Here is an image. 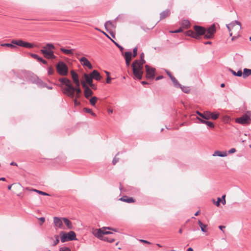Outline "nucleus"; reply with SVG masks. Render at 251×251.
<instances>
[{"mask_svg":"<svg viewBox=\"0 0 251 251\" xmlns=\"http://www.w3.org/2000/svg\"><path fill=\"white\" fill-rule=\"evenodd\" d=\"M60 50L61 51H62L64 53L67 54V55H73L74 54V49H71V50H67L65 49L64 48H61Z\"/></svg>","mask_w":251,"mask_h":251,"instance_id":"27","label":"nucleus"},{"mask_svg":"<svg viewBox=\"0 0 251 251\" xmlns=\"http://www.w3.org/2000/svg\"><path fill=\"white\" fill-rule=\"evenodd\" d=\"M229 70L235 76H241L242 75V72L241 70H239L237 73L231 69H229Z\"/></svg>","mask_w":251,"mask_h":251,"instance_id":"31","label":"nucleus"},{"mask_svg":"<svg viewBox=\"0 0 251 251\" xmlns=\"http://www.w3.org/2000/svg\"><path fill=\"white\" fill-rule=\"evenodd\" d=\"M251 75V69L245 68L242 72V76L244 78H245Z\"/></svg>","mask_w":251,"mask_h":251,"instance_id":"21","label":"nucleus"},{"mask_svg":"<svg viewBox=\"0 0 251 251\" xmlns=\"http://www.w3.org/2000/svg\"><path fill=\"white\" fill-rule=\"evenodd\" d=\"M144 64L138 60H135L132 64L133 74L139 80L142 78Z\"/></svg>","mask_w":251,"mask_h":251,"instance_id":"2","label":"nucleus"},{"mask_svg":"<svg viewBox=\"0 0 251 251\" xmlns=\"http://www.w3.org/2000/svg\"><path fill=\"white\" fill-rule=\"evenodd\" d=\"M59 81L63 84L66 86V87L62 88V93L67 95L71 99H74L75 96V92L77 94H80L81 90L80 88V85L74 87L72 85L71 81L67 78H60Z\"/></svg>","mask_w":251,"mask_h":251,"instance_id":"1","label":"nucleus"},{"mask_svg":"<svg viewBox=\"0 0 251 251\" xmlns=\"http://www.w3.org/2000/svg\"><path fill=\"white\" fill-rule=\"evenodd\" d=\"M83 76L86 80V83L90 85L91 84L93 83V79L89 75H88L87 74H84L83 75Z\"/></svg>","mask_w":251,"mask_h":251,"instance_id":"25","label":"nucleus"},{"mask_svg":"<svg viewBox=\"0 0 251 251\" xmlns=\"http://www.w3.org/2000/svg\"><path fill=\"white\" fill-rule=\"evenodd\" d=\"M206 125L207 126H209V127H211V128H213V127H214V124H213L212 122H211L207 121V123L206 124Z\"/></svg>","mask_w":251,"mask_h":251,"instance_id":"47","label":"nucleus"},{"mask_svg":"<svg viewBox=\"0 0 251 251\" xmlns=\"http://www.w3.org/2000/svg\"><path fill=\"white\" fill-rule=\"evenodd\" d=\"M44 87H46L48 89L51 90L52 89L51 86H47L46 84H44L43 85Z\"/></svg>","mask_w":251,"mask_h":251,"instance_id":"62","label":"nucleus"},{"mask_svg":"<svg viewBox=\"0 0 251 251\" xmlns=\"http://www.w3.org/2000/svg\"><path fill=\"white\" fill-rule=\"evenodd\" d=\"M190 22L188 20H183L182 22V25L184 28H188L190 26Z\"/></svg>","mask_w":251,"mask_h":251,"instance_id":"37","label":"nucleus"},{"mask_svg":"<svg viewBox=\"0 0 251 251\" xmlns=\"http://www.w3.org/2000/svg\"><path fill=\"white\" fill-rule=\"evenodd\" d=\"M75 99H79L80 97V94H77V93H76V95L75 96Z\"/></svg>","mask_w":251,"mask_h":251,"instance_id":"61","label":"nucleus"},{"mask_svg":"<svg viewBox=\"0 0 251 251\" xmlns=\"http://www.w3.org/2000/svg\"><path fill=\"white\" fill-rule=\"evenodd\" d=\"M195 32L192 30H188L186 32V34L188 36H191L196 39H198L200 35H204L205 33V28L199 26L195 25L194 26Z\"/></svg>","mask_w":251,"mask_h":251,"instance_id":"3","label":"nucleus"},{"mask_svg":"<svg viewBox=\"0 0 251 251\" xmlns=\"http://www.w3.org/2000/svg\"><path fill=\"white\" fill-rule=\"evenodd\" d=\"M67 234L68 235V239L69 241L76 240V234L74 231H70Z\"/></svg>","mask_w":251,"mask_h":251,"instance_id":"18","label":"nucleus"},{"mask_svg":"<svg viewBox=\"0 0 251 251\" xmlns=\"http://www.w3.org/2000/svg\"><path fill=\"white\" fill-rule=\"evenodd\" d=\"M227 155V153L226 151H216L212 154L213 156H220V157H226Z\"/></svg>","mask_w":251,"mask_h":251,"instance_id":"17","label":"nucleus"},{"mask_svg":"<svg viewBox=\"0 0 251 251\" xmlns=\"http://www.w3.org/2000/svg\"><path fill=\"white\" fill-rule=\"evenodd\" d=\"M236 151V149L235 148H232L228 151V153L231 154L234 153Z\"/></svg>","mask_w":251,"mask_h":251,"instance_id":"54","label":"nucleus"},{"mask_svg":"<svg viewBox=\"0 0 251 251\" xmlns=\"http://www.w3.org/2000/svg\"><path fill=\"white\" fill-rule=\"evenodd\" d=\"M170 14V11L168 9H167L165 11H163L160 14V19H163L168 16H169Z\"/></svg>","mask_w":251,"mask_h":251,"instance_id":"20","label":"nucleus"},{"mask_svg":"<svg viewBox=\"0 0 251 251\" xmlns=\"http://www.w3.org/2000/svg\"><path fill=\"white\" fill-rule=\"evenodd\" d=\"M81 84L82 85V87L84 89V90H86V89L89 88V87L86 84V83L84 81H81Z\"/></svg>","mask_w":251,"mask_h":251,"instance_id":"41","label":"nucleus"},{"mask_svg":"<svg viewBox=\"0 0 251 251\" xmlns=\"http://www.w3.org/2000/svg\"><path fill=\"white\" fill-rule=\"evenodd\" d=\"M43 49H47L49 50H52V49H54V46L50 43H48L47 44L46 47H44Z\"/></svg>","mask_w":251,"mask_h":251,"instance_id":"36","label":"nucleus"},{"mask_svg":"<svg viewBox=\"0 0 251 251\" xmlns=\"http://www.w3.org/2000/svg\"><path fill=\"white\" fill-rule=\"evenodd\" d=\"M11 43L15 46L17 45L20 47H23L29 49L32 48L34 46L33 44L30 43L24 42L22 40H13L11 41Z\"/></svg>","mask_w":251,"mask_h":251,"instance_id":"8","label":"nucleus"},{"mask_svg":"<svg viewBox=\"0 0 251 251\" xmlns=\"http://www.w3.org/2000/svg\"><path fill=\"white\" fill-rule=\"evenodd\" d=\"M179 88H180L181 90L185 93H189L190 91V88L187 86H182L181 85Z\"/></svg>","mask_w":251,"mask_h":251,"instance_id":"33","label":"nucleus"},{"mask_svg":"<svg viewBox=\"0 0 251 251\" xmlns=\"http://www.w3.org/2000/svg\"><path fill=\"white\" fill-rule=\"evenodd\" d=\"M1 46L7 47L11 48H13V49L17 48V47L16 46L14 45V44H13L12 43L11 44H10V43L1 44Z\"/></svg>","mask_w":251,"mask_h":251,"instance_id":"34","label":"nucleus"},{"mask_svg":"<svg viewBox=\"0 0 251 251\" xmlns=\"http://www.w3.org/2000/svg\"><path fill=\"white\" fill-rule=\"evenodd\" d=\"M104 26L107 31L110 29V26L113 28L115 27V25L110 21H108L105 23Z\"/></svg>","mask_w":251,"mask_h":251,"instance_id":"28","label":"nucleus"},{"mask_svg":"<svg viewBox=\"0 0 251 251\" xmlns=\"http://www.w3.org/2000/svg\"><path fill=\"white\" fill-rule=\"evenodd\" d=\"M26 189L28 190L31 191L36 192L37 193H38V194H39L40 195H44V196H49V194L47 193H46V192H43V191H40V190H36V189H29V188H26Z\"/></svg>","mask_w":251,"mask_h":251,"instance_id":"30","label":"nucleus"},{"mask_svg":"<svg viewBox=\"0 0 251 251\" xmlns=\"http://www.w3.org/2000/svg\"><path fill=\"white\" fill-rule=\"evenodd\" d=\"M98 100V98L96 97H93L90 99V104L93 105L95 106L96 104V103Z\"/></svg>","mask_w":251,"mask_h":251,"instance_id":"35","label":"nucleus"},{"mask_svg":"<svg viewBox=\"0 0 251 251\" xmlns=\"http://www.w3.org/2000/svg\"><path fill=\"white\" fill-rule=\"evenodd\" d=\"M144 58V53H142L140 54V60H139L140 62H142V64H145L146 62Z\"/></svg>","mask_w":251,"mask_h":251,"instance_id":"43","label":"nucleus"},{"mask_svg":"<svg viewBox=\"0 0 251 251\" xmlns=\"http://www.w3.org/2000/svg\"><path fill=\"white\" fill-rule=\"evenodd\" d=\"M62 218L53 217V223L56 228H63Z\"/></svg>","mask_w":251,"mask_h":251,"instance_id":"12","label":"nucleus"},{"mask_svg":"<svg viewBox=\"0 0 251 251\" xmlns=\"http://www.w3.org/2000/svg\"><path fill=\"white\" fill-rule=\"evenodd\" d=\"M90 87H91L92 89H94V90H96L97 89V86L93 84V83L92 84H91L90 85H89Z\"/></svg>","mask_w":251,"mask_h":251,"instance_id":"56","label":"nucleus"},{"mask_svg":"<svg viewBox=\"0 0 251 251\" xmlns=\"http://www.w3.org/2000/svg\"><path fill=\"white\" fill-rule=\"evenodd\" d=\"M56 70L57 73L63 76H66L68 74V67L63 61H59L56 65Z\"/></svg>","mask_w":251,"mask_h":251,"instance_id":"7","label":"nucleus"},{"mask_svg":"<svg viewBox=\"0 0 251 251\" xmlns=\"http://www.w3.org/2000/svg\"><path fill=\"white\" fill-rule=\"evenodd\" d=\"M84 111L87 113H90L91 114V115L93 116H96V115L95 113H94L92 109H90V108H84Z\"/></svg>","mask_w":251,"mask_h":251,"instance_id":"38","label":"nucleus"},{"mask_svg":"<svg viewBox=\"0 0 251 251\" xmlns=\"http://www.w3.org/2000/svg\"><path fill=\"white\" fill-rule=\"evenodd\" d=\"M216 32V26L214 24L211 25L209 27L205 29L204 38L210 39L213 37L214 34Z\"/></svg>","mask_w":251,"mask_h":251,"instance_id":"9","label":"nucleus"},{"mask_svg":"<svg viewBox=\"0 0 251 251\" xmlns=\"http://www.w3.org/2000/svg\"><path fill=\"white\" fill-rule=\"evenodd\" d=\"M61 241L64 243L66 241H69L68 239V235L64 231H61L60 233Z\"/></svg>","mask_w":251,"mask_h":251,"instance_id":"19","label":"nucleus"},{"mask_svg":"<svg viewBox=\"0 0 251 251\" xmlns=\"http://www.w3.org/2000/svg\"><path fill=\"white\" fill-rule=\"evenodd\" d=\"M120 201L126 202L127 203H132L134 201L132 198H129L127 196H124L120 199Z\"/></svg>","mask_w":251,"mask_h":251,"instance_id":"23","label":"nucleus"},{"mask_svg":"<svg viewBox=\"0 0 251 251\" xmlns=\"http://www.w3.org/2000/svg\"><path fill=\"white\" fill-rule=\"evenodd\" d=\"M119 161V158H117L116 157L114 158L112 163L114 165H115L117 162Z\"/></svg>","mask_w":251,"mask_h":251,"instance_id":"57","label":"nucleus"},{"mask_svg":"<svg viewBox=\"0 0 251 251\" xmlns=\"http://www.w3.org/2000/svg\"><path fill=\"white\" fill-rule=\"evenodd\" d=\"M95 29H96V30H98V31H100V32L102 33L103 34H104V35H105L106 36H107L108 38H110L109 37V36H108V35L106 33H105V32H104V31H101V30L99 28H97V27H96V28H95Z\"/></svg>","mask_w":251,"mask_h":251,"instance_id":"51","label":"nucleus"},{"mask_svg":"<svg viewBox=\"0 0 251 251\" xmlns=\"http://www.w3.org/2000/svg\"><path fill=\"white\" fill-rule=\"evenodd\" d=\"M162 78H163V76L160 75V76H158L156 77V80H159L160 79H162Z\"/></svg>","mask_w":251,"mask_h":251,"instance_id":"63","label":"nucleus"},{"mask_svg":"<svg viewBox=\"0 0 251 251\" xmlns=\"http://www.w3.org/2000/svg\"><path fill=\"white\" fill-rule=\"evenodd\" d=\"M31 56L35 59H37L39 61H40V60H42V58L41 57H40L37 54H32Z\"/></svg>","mask_w":251,"mask_h":251,"instance_id":"42","label":"nucleus"},{"mask_svg":"<svg viewBox=\"0 0 251 251\" xmlns=\"http://www.w3.org/2000/svg\"><path fill=\"white\" fill-rule=\"evenodd\" d=\"M41 51L44 55V56L48 59H54L55 58V56L54 55L52 50L43 49L41 50Z\"/></svg>","mask_w":251,"mask_h":251,"instance_id":"11","label":"nucleus"},{"mask_svg":"<svg viewBox=\"0 0 251 251\" xmlns=\"http://www.w3.org/2000/svg\"><path fill=\"white\" fill-rule=\"evenodd\" d=\"M125 60L131 61V58H132L131 52H129V51L126 52L125 54Z\"/></svg>","mask_w":251,"mask_h":251,"instance_id":"32","label":"nucleus"},{"mask_svg":"<svg viewBox=\"0 0 251 251\" xmlns=\"http://www.w3.org/2000/svg\"><path fill=\"white\" fill-rule=\"evenodd\" d=\"M90 76L92 79H95L96 80H100L101 77L100 73L97 70H94L91 74H89Z\"/></svg>","mask_w":251,"mask_h":251,"instance_id":"16","label":"nucleus"},{"mask_svg":"<svg viewBox=\"0 0 251 251\" xmlns=\"http://www.w3.org/2000/svg\"><path fill=\"white\" fill-rule=\"evenodd\" d=\"M198 224L202 232H205L207 231L206 227L207 226L206 225L203 224L200 220H199Z\"/></svg>","mask_w":251,"mask_h":251,"instance_id":"29","label":"nucleus"},{"mask_svg":"<svg viewBox=\"0 0 251 251\" xmlns=\"http://www.w3.org/2000/svg\"><path fill=\"white\" fill-rule=\"evenodd\" d=\"M84 94L85 98L86 99H88L89 98V97L93 94V92L89 88L86 89V90H84Z\"/></svg>","mask_w":251,"mask_h":251,"instance_id":"24","label":"nucleus"},{"mask_svg":"<svg viewBox=\"0 0 251 251\" xmlns=\"http://www.w3.org/2000/svg\"><path fill=\"white\" fill-rule=\"evenodd\" d=\"M111 80V78L109 76H107L106 78V83H110Z\"/></svg>","mask_w":251,"mask_h":251,"instance_id":"58","label":"nucleus"},{"mask_svg":"<svg viewBox=\"0 0 251 251\" xmlns=\"http://www.w3.org/2000/svg\"><path fill=\"white\" fill-rule=\"evenodd\" d=\"M59 251H71V250L68 247H63L60 248Z\"/></svg>","mask_w":251,"mask_h":251,"instance_id":"44","label":"nucleus"},{"mask_svg":"<svg viewBox=\"0 0 251 251\" xmlns=\"http://www.w3.org/2000/svg\"><path fill=\"white\" fill-rule=\"evenodd\" d=\"M137 50H138V49L137 47H135L133 49V55L132 54V55L133 56V57H135L137 54Z\"/></svg>","mask_w":251,"mask_h":251,"instance_id":"46","label":"nucleus"},{"mask_svg":"<svg viewBox=\"0 0 251 251\" xmlns=\"http://www.w3.org/2000/svg\"><path fill=\"white\" fill-rule=\"evenodd\" d=\"M131 61L126 60V66H129Z\"/></svg>","mask_w":251,"mask_h":251,"instance_id":"60","label":"nucleus"},{"mask_svg":"<svg viewBox=\"0 0 251 251\" xmlns=\"http://www.w3.org/2000/svg\"><path fill=\"white\" fill-rule=\"evenodd\" d=\"M146 69V77L147 78L153 79L154 77L155 69L151 68L149 65L145 66Z\"/></svg>","mask_w":251,"mask_h":251,"instance_id":"10","label":"nucleus"},{"mask_svg":"<svg viewBox=\"0 0 251 251\" xmlns=\"http://www.w3.org/2000/svg\"><path fill=\"white\" fill-rule=\"evenodd\" d=\"M55 240L54 241L53 244L52 245L53 246H56L59 242L58 236L57 235H56L55 236Z\"/></svg>","mask_w":251,"mask_h":251,"instance_id":"45","label":"nucleus"},{"mask_svg":"<svg viewBox=\"0 0 251 251\" xmlns=\"http://www.w3.org/2000/svg\"><path fill=\"white\" fill-rule=\"evenodd\" d=\"M71 74L72 75L73 82L75 85V86H78L79 85H80V83L78 79V75L76 73L74 70H72L71 71Z\"/></svg>","mask_w":251,"mask_h":251,"instance_id":"14","label":"nucleus"},{"mask_svg":"<svg viewBox=\"0 0 251 251\" xmlns=\"http://www.w3.org/2000/svg\"><path fill=\"white\" fill-rule=\"evenodd\" d=\"M182 29L181 28H179V29H178L176 30L171 31V32H172V33H179V32H182Z\"/></svg>","mask_w":251,"mask_h":251,"instance_id":"55","label":"nucleus"},{"mask_svg":"<svg viewBox=\"0 0 251 251\" xmlns=\"http://www.w3.org/2000/svg\"><path fill=\"white\" fill-rule=\"evenodd\" d=\"M48 73L49 75H53L54 73V70L52 67H50L48 70Z\"/></svg>","mask_w":251,"mask_h":251,"instance_id":"40","label":"nucleus"},{"mask_svg":"<svg viewBox=\"0 0 251 251\" xmlns=\"http://www.w3.org/2000/svg\"><path fill=\"white\" fill-rule=\"evenodd\" d=\"M220 202H221V198L219 197L217 198V201L215 202V205L218 207L219 206Z\"/></svg>","mask_w":251,"mask_h":251,"instance_id":"50","label":"nucleus"},{"mask_svg":"<svg viewBox=\"0 0 251 251\" xmlns=\"http://www.w3.org/2000/svg\"><path fill=\"white\" fill-rule=\"evenodd\" d=\"M171 79L172 81L174 87L176 88H179L180 87L181 84L178 82V81L174 76H171Z\"/></svg>","mask_w":251,"mask_h":251,"instance_id":"26","label":"nucleus"},{"mask_svg":"<svg viewBox=\"0 0 251 251\" xmlns=\"http://www.w3.org/2000/svg\"><path fill=\"white\" fill-rule=\"evenodd\" d=\"M226 26L230 33V36L233 34L232 31L235 32V34H238L241 29V23L237 21L232 22L230 24L226 25Z\"/></svg>","mask_w":251,"mask_h":251,"instance_id":"4","label":"nucleus"},{"mask_svg":"<svg viewBox=\"0 0 251 251\" xmlns=\"http://www.w3.org/2000/svg\"><path fill=\"white\" fill-rule=\"evenodd\" d=\"M246 115L248 116V118L249 119L250 122H251V111L248 112L246 113Z\"/></svg>","mask_w":251,"mask_h":251,"instance_id":"53","label":"nucleus"},{"mask_svg":"<svg viewBox=\"0 0 251 251\" xmlns=\"http://www.w3.org/2000/svg\"><path fill=\"white\" fill-rule=\"evenodd\" d=\"M197 119L198 120H199V121H200L201 123H202V124H206L207 123V121H205V120H203V119H201L200 118H199V117H197Z\"/></svg>","mask_w":251,"mask_h":251,"instance_id":"49","label":"nucleus"},{"mask_svg":"<svg viewBox=\"0 0 251 251\" xmlns=\"http://www.w3.org/2000/svg\"><path fill=\"white\" fill-rule=\"evenodd\" d=\"M114 43H115V44L116 45V46L122 52V54H123V50H124V48L121 46H120V45H119L118 44H117V43H116L115 42L113 41Z\"/></svg>","mask_w":251,"mask_h":251,"instance_id":"48","label":"nucleus"},{"mask_svg":"<svg viewBox=\"0 0 251 251\" xmlns=\"http://www.w3.org/2000/svg\"><path fill=\"white\" fill-rule=\"evenodd\" d=\"M106 229H112V228L111 227H103L99 229H93L92 231V233L95 236H96L98 238L102 240V238H103V235L110 234L113 233L111 231H106Z\"/></svg>","mask_w":251,"mask_h":251,"instance_id":"5","label":"nucleus"},{"mask_svg":"<svg viewBox=\"0 0 251 251\" xmlns=\"http://www.w3.org/2000/svg\"><path fill=\"white\" fill-rule=\"evenodd\" d=\"M62 220L64 224L67 226L68 229H72L73 225L70 221L66 218H62Z\"/></svg>","mask_w":251,"mask_h":251,"instance_id":"22","label":"nucleus"},{"mask_svg":"<svg viewBox=\"0 0 251 251\" xmlns=\"http://www.w3.org/2000/svg\"><path fill=\"white\" fill-rule=\"evenodd\" d=\"M79 61L83 66H86L89 69H92L93 66L90 62L85 57H82L79 59Z\"/></svg>","mask_w":251,"mask_h":251,"instance_id":"15","label":"nucleus"},{"mask_svg":"<svg viewBox=\"0 0 251 251\" xmlns=\"http://www.w3.org/2000/svg\"><path fill=\"white\" fill-rule=\"evenodd\" d=\"M102 240L108 242L109 243H113L115 241L114 239H109L107 237H103Z\"/></svg>","mask_w":251,"mask_h":251,"instance_id":"39","label":"nucleus"},{"mask_svg":"<svg viewBox=\"0 0 251 251\" xmlns=\"http://www.w3.org/2000/svg\"><path fill=\"white\" fill-rule=\"evenodd\" d=\"M196 113L200 117L205 120H209L210 119L216 120L218 118L219 116V114L218 113H213L209 111H204L202 113L197 111Z\"/></svg>","mask_w":251,"mask_h":251,"instance_id":"6","label":"nucleus"},{"mask_svg":"<svg viewBox=\"0 0 251 251\" xmlns=\"http://www.w3.org/2000/svg\"><path fill=\"white\" fill-rule=\"evenodd\" d=\"M39 220L42 222V223L40 224L41 225H42V224L45 222V218H44V217H41V218H39Z\"/></svg>","mask_w":251,"mask_h":251,"instance_id":"59","label":"nucleus"},{"mask_svg":"<svg viewBox=\"0 0 251 251\" xmlns=\"http://www.w3.org/2000/svg\"><path fill=\"white\" fill-rule=\"evenodd\" d=\"M72 99L73 100L75 105H78L80 104V102L77 101V99L74 98Z\"/></svg>","mask_w":251,"mask_h":251,"instance_id":"52","label":"nucleus"},{"mask_svg":"<svg viewBox=\"0 0 251 251\" xmlns=\"http://www.w3.org/2000/svg\"><path fill=\"white\" fill-rule=\"evenodd\" d=\"M236 122L241 124H248L250 123L246 114H244L242 117L236 119Z\"/></svg>","mask_w":251,"mask_h":251,"instance_id":"13","label":"nucleus"},{"mask_svg":"<svg viewBox=\"0 0 251 251\" xmlns=\"http://www.w3.org/2000/svg\"><path fill=\"white\" fill-rule=\"evenodd\" d=\"M221 202L222 203V204L223 205H225L226 204V199H224V200H222L221 199Z\"/></svg>","mask_w":251,"mask_h":251,"instance_id":"64","label":"nucleus"}]
</instances>
